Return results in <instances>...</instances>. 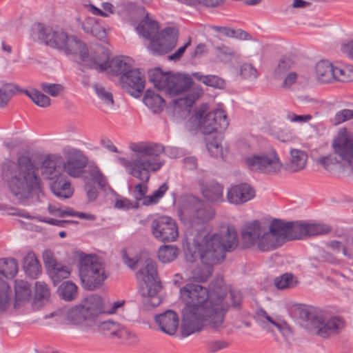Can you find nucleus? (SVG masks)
<instances>
[{
    "label": "nucleus",
    "instance_id": "50",
    "mask_svg": "<svg viewBox=\"0 0 353 353\" xmlns=\"http://www.w3.org/2000/svg\"><path fill=\"white\" fill-rule=\"evenodd\" d=\"M26 94L32 99V101L38 106L46 108L50 105V98L43 93L38 91H26Z\"/></svg>",
    "mask_w": 353,
    "mask_h": 353
},
{
    "label": "nucleus",
    "instance_id": "37",
    "mask_svg": "<svg viewBox=\"0 0 353 353\" xmlns=\"http://www.w3.org/2000/svg\"><path fill=\"white\" fill-rule=\"evenodd\" d=\"M109 52L102 47H98L94 52V54L92 55L91 60L92 63L90 67L97 69L99 71L105 70L109 65Z\"/></svg>",
    "mask_w": 353,
    "mask_h": 353
},
{
    "label": "nucleus",
    "instance_id": "15",
    "mask_svg": "<svg viewBox=\"0 0 353 353\" xmlns=\"http://www.w3.org/2000/svg\"><path fill=\"white\" fill-rule=\"evenodd\" d=\"M254 318L263 328L273 332L276 329L283 336L292 334L290 325L279 310H255Z\"/></svg>",
    "mask_w": 353,
    "mask_h": 353
},
{
    "label": "nucleus",
    "instance_id": "4",
    "mask_svg": "<svg viewBox=\"0 0 353 353\" xmlns=\"http://www.w3.org/2000/svg\"><path fill=\"white\" fill-rule=\"evenodd\" d=\"M129 149L132 152L129 159L119 157L118 161L125 168L126 173L141 181L134 188V199L139 201L145 198L147 183L150 173L159 170L165 164L161 155L164 147L161 144L148 142L130 143Z\"/></svg>",
    "mask_w": 353,
    "mask_h": 353
},
{
    "label": "nucleus",
    "instance_id": "29",
    "mask_svg": "<svg viewBox=\"0 0 353 353\" xmlns=\"http://www.w3.org/2000/svg\"><path fill=\"white\" fill-rule=\"evenodd\" d=\"M334 63L327 59L318 61L315 65V76L321 83H334Z\"/></svg>",
    "mask_w": 353,
    "mask_h": 353
},
{
    "label": "nucleus",
    "instance_id": "5",
    "mask_svg": "<svg viewBox=\"0 0 353 353\" xmlns=\"http://www.w3.org/2000/svg\"><path fill=\"white\" fill-rule=\"evenodd\" d=\"M1 176L10 192L21 201L41 189L38 168L26 154L19 155L16 161L6 159L1 164Z\"/></svg>",
    "mask_w": 353,
    "mask_h": 353
},
{
    "label": "nucleus",
    "instance_id": "2",
    "mask_svg": "<svg viewBox=\"0 0 353 353\" xmlns=\"http://www.w3.org/2000/svg\"><path fill=\"white\" fill-rule=\"evenodd\" d=\"M330 231V228L325 224L272 219L268 223L259 220L246 223L241 237L244 248H255L265 252L278 249L286 241L321 235Z\"/></svg>",
    "mask_w": 353,
    "mask_h": 353
},
{
    "label": "nucleus",
    "instance_id": "63",
    "mask_svg": "<svg viewBox=\"0 0 353 353\" xmlns=\"http://www.w3.org/2000/svg\"><path fill=\"white\" fill-rule=\"evenodd\" d=\"M297 80V74L296 72H290L285 78L283 87L285 88H290L292 85L295 83Z\"/></svg>",
    "mask_w": 353,
    "mask_h": 353
},
{
    "label": "nucleus",
    "instance_id": "10",
    "mask_svg": "<svg viewBox=\"0 0 353 353\" xmlns=\"http://www.w3.org/2000/svg\"><path fill=\"white\" fill-rule=\"evenodd\" d=\"M292 315L301 327L323 338L339 334L345 326L342 318L327 317L321 310H294Z\"/></svg>",
    "mask_w": 353,
    "mask_h": 353
},
{
    "label": "nucleus",
    "instance_id": "3",
    "mask_svg": "<svg viewBox=\"0 0 353 353\" xmlns=\"http://www.w3.org/2000/svg\"><path fill=\"white\" fill-rule=\"evenodd\" d=\"M188 250L198 253L203 263L214 265L225 259V252L234 250L237 234L232 226H223L219 232L210 234L202 228L188 229L185 234Z\"/></svg>",
    "mask_w": 353,
    "mask_h": 353
},
{
    "label": "nucleus",
    "instance_id": "44",
    "mask_svg": "<svg viewBox=\"0 0 353 353\" xmlns=\"http://www.w3.org/2000/svg\"><path fill=\"white\" fill-rule=\"evenodd\" d=\"M205 140L206 148L212 157H223V148L218 137L211 134L205 137Z\"/></svg>",
    "mask_w": 353,
    "mask_h": 353
},
{
    "label": "nucleus",
    "instance_id": "22",
    "mask_svg": "<svg viewBox=\"0 0 353 353\" xmlns=\"http://www.w3.org/2000/svg\"><path fill=\"white\" fill-rule=\"evenodd\" d=\"M179 30L175 28H164L158 35L157 44L150 50L153 54H163L172 50L176 45Z\"/></svg>",
    "mask_w": 353,
    "mask_h": 353
},
{
    "label": "nucleus",
    "instance_id": "57",
    "mask_svg": "<svg viewBox=\"0 0 353 353\" xmlns=\"http://www.w3.org/2000/svg\"><path fill=\"white\" fill-rule=\"evenodd\" d=\"M352 119H353V110L344 109L336 112L334 119L335 123L339 124Z\"/></svg>",
    "mask_w": 353,
    "mask_h": 353
},
{
    "label": "nucleus",
    "instance_id": "13",
    "mask_svg": "<svg viewBox=\"0 0 353 353\" xmlns=\"http://www.w3.org/2000/svg\"><path fill=\"white\" fill-rule=\"evenodd\" d=\"M79 274L85 289L94 290L102 285L108 276L105 264L96 255H85L80 258Z\"/></svg>",
    "mask_w": 353,
    "mask_h": 353
},
{
    "label": "nucleus",
    "instance_id": "6",
    "mask_svg": "<svg viewBox=\"0 0 353 353\" xmlns=\"http://www.w3.org/2000/svg\"><path fill=\"white\" fill-rule=\"evenodd\" d=\"M123 263L132 269L140 267L137 272V279L140 283V292L145 296L144 303L147 307H156L161 300L157 293L161 285L155 262L147 254H142L138 259H130L126 251L121 252Z\"/></svg>",
    "mask_w": 353,
    "mask_h": 353
},
{
    "label": "nucleus",
    "instance_id": "41",
    "mask_svg": "<svg viewBox=\"0 0 353 353\" xmlns=\"http://www.w3.org/2000/svg\"><path fill=\"white\" fill-rule=\"evenodd\" d=\"M334 83L353 81V65L334 63Z\"/></svg>",
    "mask_w": 353,
    "mask_h": 353
},
{
    "label": "nucleus",
    "instance_id": "27",
    "mask_svg": "<svg viewBox=\"0 0 353 353\" xmlns=\"http://www.w3.org/2000/svg\"><path fill=\"white\" fill-rule=\"evenodd\" d=\"M159 26L157 21H151L148 18L143 20L137 27V32L150 41L148 49L150 51L157 44V39L159 34Z\"/></svg>",
    "mask_w": 353,
    "mask_h": 353
},
{
    "label": "nucleus",
    "instance_id": "54",
    "mask_svg": "<svg viewBox=\"0 0 353 353\" xmlns=\"http://www.w3.org/2000/svg\"><path fill=\"white\" fill-rule=\"evenodd\" d=\"M216 56L221 61H230L235 56V51L226 46L216 48Z\"/></svg>",
    "mask_w": 353,
    "mask_h": 353
},
{
    "label": "nucleus",
    "instance_id": "25",
    "mask_svg": "<svg viewBox=\"0 0 353 353\" xmlns=\"http://www.w3.org/2000/svg\"><path fill=\"white\" fill-rule=\"evenodd\" d=\"M255 190L247 183L232 185L227 192V200L230 203L241 205L255 196Z\"/></svg>",
    "mask_w": 353,
    "mask_h": 353
},
{
    "label": "nucleus",
    "instance_id": "31",
    "mask_svg": "<svg viewBox=\"0 0 353 353\" xmlns=\"http://www.w3.org/2000/svg\"><path fill=\"white\" fill-rule=\"evenodd\" d=\"M200 189L204 198L211 202L223 201V186L215 181L200 183Z\"/></svg>",
    "mask_w": 353,
    "mask_h": 353
},
{
    "label": "nucleus",
    "instance_id": "53",
    "mask_svg": "<svg viewBox=\"0 0 353 353\" xmlns=\"http://www.w3.org/2000/svg\"><path fill=\"white\" fill-rule=\"evenodd\" d=\"M41 88L44 92L53 97L59 96L64 90L63 86L59 83H42Z\"/></svg>",
    "mask_w": 353,
    "mask_h": 353
},
{
    "label": "nucleus",
    "instance_id": "7",
    "mask_svg": "<svg viewBox=\"0 0 353 353\" xmlns=\"http://www.w3.org/2000/svg\"><path fill=\"white\" fill-rule=\"evenodd\" d=\"M332 145L334 153L319 157L316 163L332 173L353 174V134L341 129Z\"/></svg>",
    "mask_w": 353,
    "mask_h": 353
},
{
    "label": "nucleus",
    "instance_id": "46",
    "mask_svg": "<svg viewBox=\"0 0 353 353\" xmlns=\"http://www.w3.org/2000/svg\"><path fill=\"white\" fill-rule=\"evenodd\" d=\"M59 291L61 299L72 301L77 294V286L71 281H65L59 286Z\"/></svg>",
    "mask_w": 353,
    "mask_h": 353
},
{
    "label": "nucleus",
    "instance_id": "64",
    "mask_svg": "<svg viewBox=\"0 0 353 353\" xmlns=\"http://www.w3.org/2000/svg\"><path fill=\"white\" fill-rule=\"evenodd\" d=\"M341 51L353 59V39L343 44L341 47Z\"/></svg>",
    "mask_w": 353,
    "mask_h": 353
},
{
    "label": "nucleus",
    "instance_id": "12",
    "mask_svg": "<svg viewBox=\"0 0 353 353\" xmlns=\"http://www.w3.org/2000/svg\"><path fill=\"white\" fill-rule=\"evenodd\" d=\"M148 79L155 88L171 97L185 92L192 85V79L188 75L163 72L159 68L149 70Z\"/></svg>",
    "mask_w": 353,
    "mask_h": 353
},
{
    "label": "nucleus",
    "instance_id": "45",
    "mask_svg": "<svg viewBox=\"0 0 353 353\" xmlns=\"http://www.w3.org/2000/svg\"><path fill=\"white\" fill-rule=\"evenodd\" d=\"M95 93L103 104L111 108L114 104L112 92L101 83H95L94 85Z\"/></svg>",
    "mask_w": 353,
    "mask_h": 353
},
{
    "label": "nucleus",
    "instance_id": "9",
    "mask_svg": "<svg viewBox=\"0 0 353 353\" xmlns=\"http://www.w3.org/2000/svg\"><path fill=\"white\" fill-rule=\"evenodd\" d=\"M32 36L47 46L64 51L67 54H79L82 61L88 57V51L85 44L76 37L69 36L63 30H54L42 24L37 25Z\"/></svg>",
    "mask_w": 353,
    "mask_h": 353
},
{
    "label": "nucleus",
    "instance_id": "14",
    "mask_svg": "<svg viewBox=\"0 0 353 353\" xmlns=\"http://www.w3.org/2000/svg\"><path fill=\"white\" fill-rule=\"evenodd\" d=\"M244 163L251 171L268 175L276 174L283 168L280 157L273 148L251 154L244 158Z\"/></svg>",
    "mask_w": 353,
    "mask_h": 353
},
{
    "label": "nucleus",
    "instance_id": "59",
    "mask_svg": "<svg viewBox=\"0 0 353 353\" xmlns=\"http://www.w3.org/2000/svg\"><path fill=\"white\" fill-rule=\"evenodd\" d=\"M212 29L228 37H237L236 32L225 26H212Z\"/></svg>",
    "mask_w": 353,
    "mask_h": 353
},
{
    "label": "nucleus",
    "instance_id": "11",
    "mask_svg": "<svg viewBox=\"0 0 353 353\" xmlns=\"http://www.w3.org/2000/svg\"><path fill=\"white\" fill-rule=\"evenodd\" d=\"M226 288L222 279H218L216 283H211L210 291L201 285L188 283L180 289V298L189 309L201 306L208 300L218 305L225 295Z\"/></svg>",
    "mask_w": 353,
    "mask_h": 353
},
{
    "label": "nucleus",
    "instance_id": "47",
    "mask_svg": "<svg viewBox=\"0 0 353 353\" xmlns=\"http://www.w3.org/2000/svg\"><path fill=\"white\" fill-rule=\"evenodd\" d=\"M298 281L294 279L292 274L285 273L275 278L274 285L279 290H284L294 287Z\"/></svg>",
    "mask_w": 353,
    "mask_h": 353
},
{
    "label": "nucleus",
    "instance_id": "61",
    "mask_svg": "<svg viewBox=\"0 0 353 353\" xmlns=\"http://www.w3.org/2000/svg\"><path fill=\"white\" fill-rule=\"evenodd\" d=\"M191 40L189 39L188 42H186L183 46L180 47L174 53L170 55L168 59L172 61L179 60L184 54L186 48L190 45Z\"/></svg>",
    "mask_w": 353,
    "mask_h": 353
},
{
    "label": "nucleus",
    "instance_id": "8",
    "mask_svg": "<svg viewBox=\"0 0 353 353\" xmlns=\"http://www.w3.org/2000/svg\"><path fill=\"white\" fill-rule=\"evenodd\" d=\"M227 310H183L180 326L183 338L199 332L205 327L221 331L227 326Z\"/></svg>",
    "mask_w": 353,
    "mask_h": 353
},
{
    "label": "nucleus",
    "instance_id": "49",
    "mask_svg": "<svg viewBox=\"0 0 353 353\" xmlns=\"http://www.w3.org/2000/svg\"><path fill=\"white\" fill-rule=\"evenodd\" d=\"M101 6L103 10L97 8L92 4L85 5L88 10L94 15H98L103 17H108L110 14L114 12V6L109 2L103 3Z\"/></svg>",
    "mask_w": 353,
    "mask_h": 353
},
{
    "label": "nucleus",
    "instance_id": "35",
    "mask_svg": "<svg viewBox=\"0 0 353 353\" xmlns=\"http://www.w3.org/2000/svg\"><path fill=\"white\" fill-rule=\"evenodd\" d=\"M77 20L85 33L92 34L99 39H103L105 37V29L99 26L97 19L88 17L83 21L79 19H77Z\"/></svg>",
    "mask_w": 353,
    "mask_h": 353
},
{
    "label": "nucleus",
    "instance_id": "16",
    "mask_svg": "<svg viewBox=\"0 0 353 353\" xmlns=\"http://www.w3.org/2000/svg\"><path fill=\"white\" fill-rule=\"evenodd\" d=\"M19 270L18 263L13 258L0 259V307H8L10 301L11 290L4 280L5 278H13Z\"/></svg>",
    "mask_w": 353,
    "mask_h": 353
},
{
    "label": "nucleus",
    "instance_id": "33",
    "mask_svg": "<svg viewBox=\"0 0 353 353\" xmlns=\"http://www.w3.org/2000/svg\"><path fill=\"white\" fill-rule=\"evenodd\" d=\"M14 292V307H24L29 302L32 294L30 284L23 280H16Z\"/></svg>",
    "mask_w": 353,
    "mask_h": 353
},
{
    "label": "nucleus",
    "instance_id": "19",
    "mask_svg": "<svg viewBox=\"0 0 353 353\" xmlns=\"http://www.w3.org/2000/svg\"><path fill=\"white\" fill-rule=\"evenodd\" d=\"M229 121L225 112L216 108L206 114L199 121V129L203 134L211 135L219 128L222 130L227 128Z\"/></svg>",
    "mask_w": 353,
    "mask_h": 353
},
{
    "label": "nucleus",
    "instance_id": "34",
    "mask_svg": "<svg viewBox=\"0 0 353 353\" xmlns=\"http://www.w3.org/2000/svg\"><path fill=\"white\" fill-rule=\"evenodd\" d=\"M23 268L30 277L38 278L42 272L41 265L33 252H28L23 259Z\"/></svg>",
    "mask_w": 353,
    "mask_h": 353
},
{
    "label": "nucleus",
    "instance_id": "52",
    "mask_svg": "<svg viewBox=\"0 0 353 353\" xmlns=\"http://www.w3.org/2000/svg\"><path fill=\"white\" fill-rule=\"evenodd\" d=\"M240 74L244 79L253 81L258 77L259 72L252 64L245 63L240 67Z\"/></svg>",
    "mask_w": 353,
    "mask_h": 353
},
{
    "label": "nucleus",
    "instance_id": "48",
    "mask_svg": "<svg viewBox=\"0 0 353 353\" xmlns=\"http://www.w3.org/2000/svg\"><path fill=\"white\" fill-rule=\"evenodd\" d=\"M194 77L208 86L223 88L225 85L224 81L216 75H201L196 72L194 74Z\"/></svg>",
    "mask_w": 353,
    "mask_h": 353
},
{
    "label": "nucleus",
    "instance_id": "38",
    "mask_svg": "<svg viewBox=\"0 0 353 353\" xmlns=\"http://www.w3.org/2000/svg\"><path fill=\"white\" fill-rule=\"evenodd\" d=\"M50 290L43 281H37L34 286V303L38 306H45L50 301Z\"/></svg>",
    "mask_w": 353,
    "mask_h": 353
},
{
    "label": "nucleus",
    "instance_id": "24",
    "mask_svg": "<svg viewBox=\"0 0 353 353\" xmlns=\"http://www.w3.org/2000/svg\"><path fill=\"white\" fill-rule=\"evenodd\" d=\"M160 331L169 336L176 334L179 325V317L174 310H165L154 317Z\"/></svg>",
    "mask_w": 353,
    "mask_h": 353
},
{
    "label": "nucleus",
    "instance_id": "23",
    "mask_svg": "<svg viewBox=\"0 0 353 353\" xmlns=\"http://www.w3.org/2000/svg\"><path fill=\"white\" fill-rule=\"evenodd\" d=\"M85 179V190L90 201H93L97 197V190L92 185V182L97 183L99 187L104 190L110 189V186L108 185L105 176L97 166L91 165L88 168Z\"/></svg>",
    "mask_w": 353,
    "mask_h": 353
},
{
    "label": "nucleus",
    "instance_id": "56",
    "mask_svg": "<svg viewBox=\"0 0 353 353\" xmlns=\"http://www.w3.org/2000/svg\"><path fill=\"white\" fill-rule=\"evenodd\" d=\"M168 189V185L165 183H163L158 190H155L153 194L145 198L147 200L145 202V204H150V203H156L159 201V200L163 197L165 193L167 192Z\"/></svg>",
    "mask_w": 353,
    "mask_h": 353
},
{
    "label": "nucleus",
    "instance_id": "20",
    "mask_svg": "<svg viewBox=\"0 0 353 353\" xmlns=\"http://www.w3.org/2000/svg\"><path fill=\"white\" fill-rule=\"evenodd\" d=\"M43 260L47 273L54 285L70 276L71 268L58 262L50 250L43 252Z\"/></svg>",
    "mask_w": 353,
    "mask_h": 353
},
{
    "label": "nucleus",
    "instance_id": "51",
    "mask_svg": "<svg viewBox=\"0 0 353 353\" xmlns=\"http://www.w3.org/2000/svg\"><path fill=\"white\" fill-rule=\"evenodd\" d=\"M203 94L201 89H196L195 93L190 97H185L174 99L173 102L179 108H190L194 101Z\"/></svg>",
    "mask_w": 353,
    "mask_h": 353
},
{
    "label": "nucleus",
    "instance_id": "28",
    "mask_svg": "<svg viewBox=\"0 0 353 353\" xmlns=\"http://www.w3.org/2000/svg\"><path fill=\"white\" fill-rule=\"evenodd\" d=\"M62 157L59 154L48 155L41 163V174L44 178L54 180L59 176Z\"/></svg>",
    "mask_w": 353,
    "mask_h": 353
},
{
    "label": "nucleus",
    "instance_id": "18",
    "mask_svg": "<svg viewBox=\"0 0 353 353\" xmlns=\"http://www.w3.org/2000/svg\"><path fill=\"white\" fill-rule=\"evenodd\" d=\"M65 161L63 163V170L72 177H79L88 164V159L80 150L69 148L64 150Z\"/></svg>",
    "mask_w": 353,
    "mask_h": 353
},
{
    "label": "nucleus",
    "instance_id": "60",
    "mask_svg": "<svg viewBox=\"0 0 353 353\" xmlns=\"http://www.w3.org/2000/svg\"><path fill=\"white\" fill-rule=\"evenodd\" d=\"M115 208L118 209H123V210H129L130 208H135L136 206L134 205V203L128 199H117L115 201Z\"/></svg>",
    "mask_w": 353,
    "mask_h": 353
},
{
    "label": "nucleus",
    "instance_id": "30",
    "mask_svg": "<svg viewBox=\"0 0 353 353\" xmlns=\"http://www.w3.org/2000/svg\"><path fill=\"white\" fill-rule=\"evenodd\" d=\"M307 154L299 149H292L285 169L290 172H298L304 170L307 162Z\"/></svg>",
    "mask_w": 353,
    "mask_h": 353
},
{
    "label": "nucleus",
    "instance_id": "21",
    "mask_svg": "<svg viewBox=\"0 0 353 353\" xmlns=\"http://www.w3.org/2000/svg\"><path fill=\"white\" fill-rule=\"evenodd\" d=\"M120 83L131 96L139 97L145 88L144 75L136 68L128 72V74L120 77Z\"/></svg>",
    "mask_w": 353,
    "mask_h": 353
},
{
    "label": "nucleus",
    "instance_id": "39",
    "mask_svg": "<svg viewBox=\"0 0 353 353\" xmlns=\"http://www.w3.org/2000/svg\"><path fill=\"white\" fill-rule=\"evenodd\" d=\"M143 103L154 112L161 111L165 106V100L163 97L150 90H146L143 97Z\"/></svg>",
    "mask_w": 353,
    "mask_h": 353
},
{
    "label": "nucleus",
    "instance_id": "58",
    "mask_svg": "<svg viewBox=\"0 0 353 353\" xmlns=\"http://www.w3.org/2000/svg\"><path fill=\"white\" fill-rule=\"evenodd\" d=\"M310 114L297 115L292 112L286 114V119L291 122L307 123L312 119Z\"/></svg>",
    "mask_w": 353,
    "mask_h": 353
},
{
    "label": "nucleus",
    "instance_id": "42",
    "mask_svg": "<svg viewBox=\"0 0 353 353\" xmlns=\"http://www.w3.org/2000/svg\"><path fill=\"white\" fill-rule=\"evenodd\" d=\"M106 306L105 301L101 296L93 294L84 298L76 309H103Z\"/></svg>",
    "mask_w": 353,
    "mask_h": 353
},
{
    "label": "nucleus",
    "instance_id": "1",
    "mask_svg": "<svg viewBox=\"0 0 353 353\" xmlns=\"http://www.w3.org/2000/svg\"><path fill=\"white\" fill-rule=\"evenodd\" d=\"M124 310H32L31 323L46 324L53 319L59 323L78 325L85 330H97L111 340L133 345L137 336L121 324L123 319L130 321L123 314Z\"/></svg>",
    "mask_w": 353,
    "mask_h": 353
},
{
    "label": "nucleus",
    "instance_id": "62",
    "mask_svg": "<svg viewBox=\"0 0 353 353\" xmlns=\"http://www.w3.org/2000/svg\"><path fill=\"white\" fill-rule=\"evenodd\" d=\"M275 137L281 142H289L293 140L294 137L291 132L283 130L278 131L274 134Z\"/></svg>",
    "mask_w": 353,
    "mask_h": 353
},
{
    "label": "nucleus",
    "instance_id": "36",
    "mask_svg": "<svg viewBox=\"0 0 353 353\" xmlns=\"http://www.w3.org/2000/svg\"><path fill=\"white\" fill-rule=\"evenodd\" d=\"M194 219L190 221V223L192 225L189 228H194V225H199L200 223L210 221L214 216V210L209 205H206L203 201H201V205H197L195 213L193 215ZM203 228L201 225H199L198 229ZM196 228H195L196 229Z\"/></svg>",
    "mask_w": 353,
    "mask_h": 353
},
{
    "label": "nucleus",
    "instance_id": "17",
    "mask_svg": "<svg viewBox=\"0 0 353 353\" xmlns=\"http://www.w3.org/2000/svg\"><path fill=\"white\" fill-rule=\"evenodd\" d=\"M153 236L161 242H172L179 236L176 221L170 216H162L154 219L151 223Z\"/></svg>",
    "mask_w": 353,
    "mask_h": 353
},
{
    "label": "nucleus",
    "instance_id": "32",
    "mask_svg": "<svg viewBox=\"0 0 353 353\" xmlns=\"http://www.w3.org/2000/svg\"><path fill=\"white\" fill-rule=\"evenodd\" d=\"M50 189L54 195L63 199L70 198L74 192L70 181L63 174H59L57 178L52 181Z\"/></svg>",
    "mask_w": 353,
    "mask_h": 353
},
{
    "label": "nucleus",
    "instance_id": "55",
    "mask_svg": "<svg viewBox=\"0 0 353 353\" xmlns=\"http://www.w3.org/2000/svg\"><path fill=\"white\" fill-rule=\"evenodd\" d=\"M293 65L290 59L283 58L281 59L274 69V75L277 77H281L288 71Z\"/></svg>",
    "mask_w": 353,
    "mask_h": 353
},
{
    "label": "nucleus",
    "instance_id": "43",
    "mask_svg": "<svg viewBox=\"0 0 353 353\" xmlns=\"http://www.w3.org/2000/svg\"><path fill=\"white\" fill-rule=\"evenodd\" d=\"M179 252V249L174 245H161L158 251V257L162 263H170L176 259Z\"/></svg>",
    "mask_w": 353,
    "mask_h": 353
},
{
    "label": "nucleus",
    "instance_id": "26",
    "mask_svg": "<svg viewBox=\"0 0 353 353\" xmlns=\"http://www.w3.org/2000/svg\"><path fill=\"white\" fill-rule=\"evenodd\" d=\"M201 201L196 197L188 195L181 196L179 199L178 213L180 219L183 222L190 223L194 219L197 205H201Z\"/></svg>",
    "mask_w": 353,
    "mask_h": 353
},
{
    "label": "nucleus",
    "instance_id": "40",
    "mask_svg": "<svg viewBox=\"0 0 353 353\" xmlns=\"http://www.w3.org/2000/svg\"><path fill=\"white\" fill-rule=\"evenodd\" d=\"M110 68L113 73L121 77L128 74V72L135 69L133 68V61L130 57H122L114 60L110 65Z\"/></svg>",
    "mask_w": 353,
    "mask_h": 353
}]
</instances>
